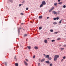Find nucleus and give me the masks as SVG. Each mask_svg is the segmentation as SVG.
Wrapping results in <instances>:
<instances>
[{"label":"nucleus","instance_id":"obj_49","mask_svg":"<svg viewBox=\"0 0 66 66\" xmlns=\"http://www.w3.org/2000/svg\"><path fill=\"white\" fill-rule=\"evenodd\" d=\"M58 2H60L61 1V0H58Z\"/></svg>","mask_w":66,"mask_h":66},{"label":"nucleus","instance_id":"obj_47","mask_svg":"<svg viewBox=\"0 0 66 66\" xmlns=\"http://www.w3.org/2000/svg\"><path fill=\"white\" fill-rule=\"evenodd\" d=\"M43 55L44 56H46V54H43Z\"/></svg>","mask_w":66,"mask_h":66},{"label":"nucleus","instance_id":"obj_50","mask_svg":"<svg viewBox=\"0 0 66 66\" xmlns=\"http://www.w3.org/2000/svg\"><path fill=\"white\" fill-rule=\"evenodd\" d=\"M47 19H49V18L48 17H47Z\"/></svg>","mask_w":66,"mask_h":66},{"label":"nucleus","instance_id":"obj_6","mask_svg":"<svg viewBox=\"0 0 66 66\" xmlns=\"http://www.w3.org/2000/svg\"><path fill=\"white\" fill-rule=\"evenodd\" d=\"M34 48L35 49H36V50H37L38 49V47L37 46H35L34 47Z\"/></svg>","mask_w":66,"mask_h":66},{"label":"nucleus","instance_id":"obj_40","mask_svg":"<svg viewBox=\"0 0 66 66\" xmlns=\"http://www.w3.org/2000/svg\"><path fill=\"white\" fill-rule=\"evenodd\" d=\"M52 10H50L49 11V12H51V11H52Z\"/></svg>","mask_w":66,"mask_h":66},{"label":"nucleus","instance_id":"obj_52","mask_svg":"<svg viewBox=\"0 0 66 66\" xmlns=\"http://www.w3.org/2000/svg\"><path fill=\"white\" fill-rule=\"evenodd\" d=\"M48 39H49V38H48Z\"/></svg>","mask_w":66,"mask_h":66},{"label":"nucleus","instance_id":"obj_1","mask_svg":"<svg viewBox=\"0 0 66 66\" xmlns=\"http://www.w3.org/2000/svg\"><path fill=\"white\" fill-rule=\"evenodd\" d=\"M54 57H55L54 58V61H56V60H57V59L59 57V55H55L54 56Z\"/></svg>","mask_w":66,"mask_h":66},{"label":"nucleus","instance_id":"obj_29","mask_svg":"<svg viewBox=\"0 0 66 66\" xmlns=\"http://www.w3.org/2000/svg\"><path fill=\"white\" fill-rule=\"evenodd\" d=\"M4 63H5V66H7V63L5 62Z\"/></svg>","mask_w":66,"mask_h":66},{"label":"nucleus","instance_id":"obj_25","mask_svg":"<svg viewBox=\"0 0 66 66\" xmlns=\"http://www.w3.org/2000/svg\"><path fill=\"white\" fill-rule=\"evenodd\" d=\"M54 7H52V8L51 9V10L52 11V10H53V9H54Z\"/></svg>","mask_w":66,"mask_h":66},{"label":"nucleus","instance_id":"obj_31","mask_svg":"<svg viewBox=\"0 0 66 66\" xmlns=\"http://www.w3.org/2000/svg\"><path fill=\"white\" fill-rule=\"evenodd\" d=\"M64 48H60L61 50H64Z\"/></svg>","mask_w":66,"mask_h":66},{"label":"nucleus","instance_id":"obj_28","mask_svg":"<svg viewBox=\"0 0 66 66\" xmlns=\"http://www.w3.org/2000/svg\"><path fill=\"white\" fill-rule=\"evenodd\" d=\"M25 2V1H23L22 2V3H24Z\"/></svg>","mask_w":66,"mask_h":66},{"label":"nucleus","instance_id":"obj_39","mask_svg":"<svg viewBox=\"0 0 66 66\" xmlns=\"http://www.w3.org/2000/svg\"><path fill=\"white\" fill-rule=\"evenodd\" d=\"M40 63H38V66H40Z\"/></svg>","mask_w":66,"mask_h":66},{"label":"nucleus","instance_id":"obj_43","mask_svg":"<svg viewBox=\"0 0 66 66\" xmlns=\"http://www.w3.org/2000/svg\"><path fill=\"white\" fill-rule=\"evenodd\" d=\"M28 8L27 7L26 8V10H28Z\"/></svg>","mask_w":66,"mask_h":66},{"label":"nucleus","instance_id":"obj_37","mask_svg":"<svg viewBox=\"0 0 66 66\" xmlns=\"http://www.w3.org/2000/svg\"><path fill=\"white\" fill-rule=\"evenodd\" d=\"M50 66H52V63H51L50 64Z\"/></svg>","mask_w":66,"mask_h":66},{"label":"nucleus","instance_id":"obj_7","mask_svg":"<svg viewBox=\"0 0 66 66\" xmlns=\"http://www.w3.org/2000/svg\"><path fill=\"white\" fill-rule=\"evenodd\" d=\"M54 6H57V3H55L54 4Z\"/></svg>","mask_w":66,"mask_h":66},{"label":"nucleus","instance_id":"obj_21","mask_svg":"<svg viewBox=\"0 0 66 66\" xmlns=\"http://www.w3.org/2000/svg\"><path fill=\"white\" fill-rule=\"evenodd\" d=\"M53 24H57V23L54 22L53 23Z\"/></svg>","mask_w":66,"mask_h":66},{"label":"nucleus","instance_id":"obj_46","mask_svg":"<svg viewBox=\"0 0 66 66\" xmlns=\"http://www.w3.org/2000/svg\"><path fill=\"white\" fill-rule=\"evenodd\" d=\"M26 61L27 62H28V60L27 59H26Z\"/></svg>","mask_w":66,"mask_h":66},{"label":"nucleus","instance_id":"obj_27","mask_svg":"<svg viewBox=\"0 0 66 66\" xmlns=\"http://www.w3.org/2000/svg\"><path fill=\"white\" fill-rule=\"evenodd\" d=\"M53 19L54 20H56V18H54Z\"/></svg>","mask_w":66,"mask_h":66},{"label":"nucleus","instance_id":"obj_19","mask_svg":"<svg viewBox=\"0 0 66 66\" xmlns=\"http://www.w3.org/2000/svg\"><path fill=\"white\" fill-rule=\"evenodd\" d=\"M57 33H58V32H55L54 33V34H57Z\"/></svg>","mask_w":66,"mask_h":66},{"label":"nucleus","instance_id":"obj_45","mask_svg":"<svg viewBox=\"0 0 66 66\" xmlns=\"http://www.w3.org/2000/svg\"><path fill=\"white\" fill-rule=\"evenodd\" d=\"M61 62H62V61H64V60H63V59H62L61 60Z\"/></svg>","mask_w":66,"mask_h":66},{"label":"nucleus","instance_id":"obj_17","mask_svg":"<svg viewBox=\"0 0 66 66\" xmlns=\"http://www.w3.org/2000/svg\"><path fill=\"white\" fill-rule=\"evenodd\" d=\"M42 29V27H40L39 28V30H41Z\"/></svg>","mask_w":66,"mask_h":66},{"label":"nucleus","instance_id":"obj_16","mask_svg":"<svg viewBox=\"0 0 66 66\" xmlns=\"http://www.w3.org/2000/svg\"><path fill=\"white\" fill-rule=\"evenodd\" d=\"M63 3V2H60L58 3V4H62Z\"/></svg>","mask_w":66,"mask_h":66},{"label":"nucleus","instance_id":"obj_24","mask_svg":"<svg viewBox=\"0 0 66 66\" xmlns=\"http://www.w3.org/2000/svg\"><path fill=\"white\" fill-rule=\"evenodd\" d=\"M63 20L62 19L60 21H59V23H61V22H62V20Z\"/></svg>","mask_w":66,"mask_h":66},{"label":"nucleus","instance_id":"obj_8","mask_svg":"<svg viewBox=\"0 0 66 66\" xmlns=\"http://www.w3.org/2000/svg\"><path fill=\"white\" fill-rule=\"evenodd\" d=\"M49 55H47L46 56V58H49Z\"/></svg>","mask_w":66,"mask_h":66},{"label":"nucleus","instance_id":"obj_9","mask_svg":"<svg viewBox=\"0 0 66 66\" xmlns=\"http://www.w3.org/2000/svg\"><path fill=\"white\" fill-rule=\"evenodd\" d=\"M46 63H48V64H50V62L48 61H45Z\"/></svg>","mask_w":66,"mask_h":66},{"label":"nucleus","instance_id":"obj_3","mask_svg":"<svg viewBox=\"0 0 66 66\" xmlns=\"http://www.w3.org/2000/svg\"><path fill=\"white\" fill-rule=\"evenodd\" d=\"M52 13L53 14H55V15H57V13L54 11H53Z\"/></svg>","mask_w":66,"mask_h":66},{"label":"nucleus","instance_id":"obj_22","mask_svg":"<svg viewBox=\"0 0 66 66\" xmlns=\"http://www.w3.org/2000/svg\"><path fill=\"white\" fill-rule=\"evenodd\" d=\"M42 16H39V18L41 19V18H42Z\"/></svg>","mask_w":66,"mask_h":66},{"label":"nucleus","instance_id":"obj_12","mask_svg":"<svg viewBox=\"0 0 66 66\" xmlns=\"http://www.w3.org/2000/svg\"><path fill=\"white\" fill-rule=\"evenodd\" d=\"M44 61H45V59H43L41 60V62H44Z\"/></svg>","mask_w":66,"mask_h":66},{"label":"nucleus","instance_id":"obj_4","mask_svg":"<svg viewBox=\"0 0 66 66\" xmlns=\"http://www.w3.org/2000/svg\"><path fill=\"white\" fill-rule=\"evenodd\" d=\"M21 29V27H20V28H19V29H18V33L19 34L20 32V31L19 30H20Z\"/></svg>","mask_w":66,"mask_h":66},{"label":"nucleus","instance_id":"obj_41","mask_svg":"<svg viewBox=\"0 0 66 66\" xmlns=\"http://www.w3.org/2000/svg\"><path fill=\"white\" fill-rule=\"evenodd\" d=\"M63 47H66V45H64L63 46Z\"/></svg>","mask_w":66,"mask_h":66},{"label":"nucleus","instance_id":"obj_10","mask_svg":"<svg viewBox=\"0 0 66 66\" xmlns=\"http://www.w3.org/2000/svg\"><path fill=\"white\" fill-rule=\"evenodd\" d=\"M43 6V5L42 4L40 6V7H42Z\"/></svg>","mask_w":66,"mask_h":66},{"label":"nucleus","instance_id":"obj_20","mask_svg":"<svg viewBox=\"0 0 66 66\" xmlns=\"http://www.w3.org/2000/svg\"><path fill=\"white\" fill-rule=\"evenodd\" d=\"M22 5V4H19V7H20V6H21Z\"/></svg>","mask_w":66,"mask_h":66},{"label":"nucleus","instance_id":"obj_35","mask_svg":"<svg viewBox=\"0 0 66 66\" xmlns=\"http://www.w3.org/2000/svg\"><path fill=\"white\" fill-rule=\"evenodd\" d=\"M9 1L11 2H13V0H10Z\"/></svg>","mask_w":66,"mask_h":66},{"label":"nucleus","instance_id":"obj_15","mask_svg":"<svg viewBox=\"0 0 66 66\" xmlns=\"http://www.w3.org/2000/svg\"><path fill=\"white\" fill-rule=\"evenodd\" d=\"M27 48H28V49H31V46H27Z\"/></svg>","mask_w":66,"mask_h":66},{"label":"nucleus","instance_id":"obj_2","mask_svg":"<svg viewBox=\"0 0 66 66\" xmlns=\"http://www.w3.org/2000/svg\"><path fill=\"white\" fill-rule=\"evenodd\" d=\"M42 4L43 5H45L46 4V3L45 2V1H43L42 3Z\"/></svg>","mask_w":66,"mask_h":66},{"label":"nucleus","instance_id":"obj_23","mask_svg":"<svg viewBox=\"0 0 66 66\" xmlns=\"http://www.w3.org/2000/svg\"><path fill=\"white\" fill-rule=\"evenodd\" d=\"M50 31L51 32H53V30L52 29L50 30Z\"/></svg>","mask_w":66,"mask_h":66},{"label":"nucleus","instance_id":"obj_44","mask_svg":"<svg viewBox=\"0 0 66 66\" xmlns=\"http://www.w3.org/2000/svg\"><path fill=\"white\" fill-rule=\"evenodd\" d=\"M39 62H40V59H39Z\"/></svg>","mask_w":66,"mask_h":66},{"label":"nucleus","instance_id":"obj_13","mask_svg":"<svg viewBox=\"0 0 66 66\" xmlns=\"http://www.w3.org/2000/svg\"><path fill=\"white\" fill-rule=\"evenodd\" d=\"M15 65L16 66H18V63H16L15 64Z\"/></svg>","mask_w":66,"mask_h":66},{"label":"nucleus","instance_id":"obj_26","mask_svg":"<svg viewBox=\"0 0 66 66\" xmlns=\"http://www.w3.org/2000/svg\"><path fill=\"white\" fill-rule=\"evenodd\" d=\"M20 15H23V13H20Z\"/></svg>","mask_w":66,"mask_h":66},{"label":"nucleus","instance_id":"obj_36","mask_svg":"<svg viewBox=\"0 0 66 66\" xmlns=\"http://www.w3.org/2000/svg\"><path fill=\"white\" fill-rule=\"evenodd\" d=\"M63 59L64 60L65 59H66V57L65 56H64L63 57Z\"/></svg>","mask_w":66,"mask_h":66},{"label":"nucleus","instance_id":"obj_18","mask_svg":"<svg viewBox=\"0 0 66 66\" xmlns=\"http://www.w3.org/2000/svg\"><path fill=\"white\" fill-rule=\"evenodd\" d=\"M51 57H49L48 58V59L49 60H51Z\"/></svg>","mask_w":66,"mask_h":66},{"label":"nucleus","instance_id":"obj_5","mask_svg":"<svg viewBox=\"0 0 66 66\" xmlns=\"http://www.w3.org/2000/svg\"><path fill=\"white\" fill-rule=\"evenodd\" d=\"M24 63L25 65H26V66L28 65V63L27 62H26L25 61H24Z\"/></svg>","mask_w":66,"mask_h":66},{"label":"nucleus","instance_id":"obj_30","mask_svg":"<svg viewBox=\"0 0 66 66\" xmlns=\"http://www.w3.org/2000/svg\"><path fill=\"white\" fill-rule=\"evenodd\" d=\"M52 42H55V40H51Z\"/></svg>","mask_w":66,"mask_h":66},{"label":"nucleus","instance_id":"obj_14","mask_svg":"<svg viewBox=\"0 0 66 66\" xmlns=\"http://www.w3.org/2000/svg\"><path fill=\"white\" fill-rule=\"evenodd\" d=\"M14 59L15 60V61L17 60V58H16V56H15L14 57Z\"/></svg>","mask_w":66,"mask_h":66},{"label":"nucleus","instance_id":"obj_48","mask_svg":"<svg viewBox=\"0 0 66 66\" xmlns=\"http://www.w3.org/2000/svg\"><path fill=\"white\" fill-rule=\"evenodd\" d=\"M60 11H58V13H60Z\"/></svg>","mask_w":66,"mask_h":66},{"label":"nucleus","instance_id":"obj_33","mask_svg":"<svg viewBox=\"0 0 66 66\" xmlns=\"http://www.w3.org/2000/svg\"><path fill=\"white\" fill-rule=\"evenodd\" d=\"M25 37L27 36V35L26 34H24V37H25Z\"/></svg>","mask_w":66,"mask_h":66},{"label":"nucleus","instance_id":"obj_38","mask_svg":"<svg viewBox=\"0 0 66 66\" xmlns=\"http://www.w3.org/2000/svg\"><path fill=\"white\" fill-rule=\"evenodd\" d=\"M57 40H60V38H58L57 39Z\"/></svg>","mask_w":66,"mask_h":66},{"label":"nucleus","instance_id":"obj_42","mask_svg":"<svg viewBox=\"0 0 66 66\" xmlns=\"http://www.w3.org/2000/svg\"><path fill=\"white\" fill-rule=\"evenodd\" d=\"M35 55H34L33 56V58L34 59V58H35Z\"/></svg>","mask_w":66,"mask_h":66},{"label":"nucleus","instance_id":"obj_32","mask_svg":"<svg viewBox=\"0 0 66 66\" xmlns=\"http://www.w3.org/2000/svg\"><path fill=\"white\" fill-rule=\"evenodd\" d=\"M63 8H65L66 7V6L65 5H64L63 6Z\"/></svg>","mask_w":66,"mask_h":66},{"label":"nucleus","instance_id":"obj_34","mask_svg":"<svg viewBox=\"0 0 66 66\" xmlns=\"http://www.w3.org/2000/svg\"><path fill=\"white\" fill-rule=\"evenodd\" d=\"M56 18V20H59V17H57Z\"/></svg>","mask_w":66,"mask_h":66},{"label":"nucleus","instance_id":"obj_51","mask_svg":"<svg viewBox=\"0 0 66 66\" xmlns=\"http://www.w3.org/2000/svg\"><path fill=\"white\" fill-rule=\"evenodd\" d=\"M21 24H23V23H21Z\"/></svg>","mask_w":66,"mask_h":66},{"label":"nucleus","instance_id":"obj_11","mask_svg":"<svg viewBox=\"0 0 66 66\" xmlns=\"http://www.w3.org/2000/svg\"><path fill=\"white\" fill-rule=\"evenodd\" d=\"M44 43H47V40H44Z\"/></svg>","mask_w":66,"mask_h":66}]
</instances>
